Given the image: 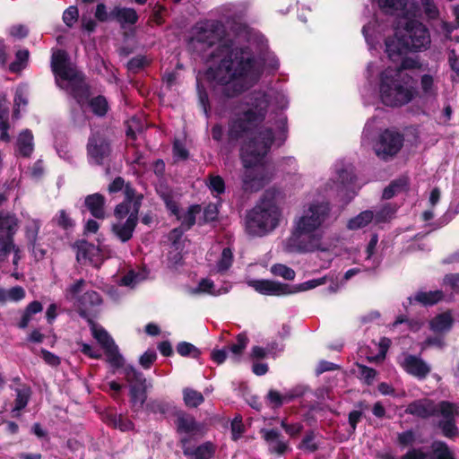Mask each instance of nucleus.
<instances>
[{"label":"nucleus","instance_id":"nucleus-1","mask_svg":"<svg viewBox=\"0 0 459 459\" xmlns=\"http://www.w3.org/2000/svg\"><path fill=\"white\" fill-rule=\"evenodd\" d=\"M264 62L249 47H227L216 68H209L206 79L218 86L225 98H235L255 86L264 74Z\"/></svg>","mask_w":459,"mask_h":459},{"label":"nucleus","instance_id":"nucleus-2","mask_svg":"<svg viewBox=\"0 0 459 459\" xmlns=\"http://www.w3.org/2000/svg\"><path fill=\"white\" fill-rule=\"evenodd\" d=\"M273 143V130L265 128L241 148L240 158L244 166L242 184L245 191L257 192L271 181L273 172L264 159Z\"/></svg>","mask_w":459,"mask_h":459},{"label":"nucleus","instance_id":"nucleus-3","mask_svg":"<svg viewBox=\"0 0 459 459\" xmlns=\"http://www.w3.org/2000/svg\"><path fill=\"white\" fill-rule=\"evenodd\" d=\"M330 211L326 202H316L305 207L294 223V230L288 240L289 250L327 251L328 247L323 242V225L329 218Z\"/></svg>","mask_w":459,"mask_h":459},{"label":"nucleus","instance_id":"nucleus-4","mask_svg":"<svg viewBox=\"0 0 459 459\" xmlns=\"http://www.w3.org/2000/svg\"><path fill=\"white\" fill-rule=\"evenodd\" d=\"M420 67L416 59L404 58L397 68H386L381 74L380 95L386 106L398 107L409 103L417 95L415 81L405 70Z\"/></svg>","mask_w":459,"mask_h":459},{"label":"nucleus","instance_id":"nucleus-5","mask_svg":"<svg viewBox=\"0 0 459 459\" xmlns=\"http://www.w3.org/2000/svg\"><path fill=\"white\" fill-rule=\"evenodd\" d=\"M271 98L263 91L247 95L229 123L228 141L236 142L253 131L265 119Z\"/></svg>","mask_w":459,"mask_h":459},{"label":"nucleus","instance_id":"nucleus-6","mask_svg":"<svg viewBox=\"0 0 459 459\" xmlns=\"http://www.w3.org/2000/svg\"><path fill=\"white\" fill-rule=\"evenodd\" d=\"M50 66L56 85L75 99L78 104L83 105L90 96L89 86L83 74L71 62L67 52L63 49L54 50Z\"/></svg>","mask_w":459,"mask_h":459},{"label":"nucleus","instance_id":"nucleus-7","mask_svg":"<svg viewBox=\"0 0 459 459\" xmlns=\"http://www.w3.org/2000/svg\"><path fill=\"white\" fill-rule=\"evenodd\" d=\"M280 211L274 199L266 192L246 217V230L250 235L263 236L276 228Z\"/></svg>","mask_w":459,"mask_h":459},{"label":"nucleus","instance_id":"nucleus-8","mask_svg":"<svg viewBox=\"0 0 459 459\" xmlns=\"http://www.w3.org/2000/svg\"><path fill=\"white\" fill-rule=\"evenodd\" d=\"M404 137L402 134L392 129L383 131L374 146L378 158L384 160L394 158L403 146Z\"/></svg>","mask_w":459,"mask_h":459},{"label":"nucleus","instance_id":"nucleus-9","mask_svg":"<svg viewBox=\"0 0 459 459\" xmlns=\"http://www.w3.org/2000/svg\"><path fill=\"white\" fill-rule=\"evenodd\" d=\"M173 416L175 417L176 431L180 438L188 437L190 440L195 437H202L205 435L206 429L204 425L198 422L192 414L183 410H174Z\"/></svg>","mask_w":459,"mask_h":459},{"label":"nucleus","instance_id":"nucleus-10","mask_svg":"<svg viewBox=\"0 0 459 459\" xmlns=\"http://www.w3.org/2000/svg\"><path fill=\"white\" fill-rule=\"evenodd\" d=\"M406 48L412 51L426 49L430 45L429 30L421 22L410 21L406 23L405 34L403 36Z\"/></svg>","mask_w":459,"mask_h":459},{"label":"nucleus","instance_id":"nucleus-11","mask_svg":"<svg viewBox=\"0 0 459 459\" xmlns=\"http://www.w3.org/2000/svg\"><path fill=\"white\" fill-rule=\"evenodd\" d=\"M223 32V26L220 22L213 20L201 21L193 28L192 39L212 47L221 40Z\"/></svg>","mask_w":459,"mask_h":459},{"label":"nucleus","instance_id":"nucleus-12","mask_svg":"<svg viewBox=\"0 0 459 459\" xmlns=\"http://www.w3.org/2000/svg\"><path fill=\"white\" fill-rule=\"evenodd\" d=\"M87 154L91 162L102 165L111 154L108 140L100 133L92 134L88 140Z\"/></svg>","mask_w":459,"mask_h":459},{"label":"nucleus","instance_id":"nucleus-13","mask_svg":"<svg viewBox=\"0 0 459 459\" xmlns=\"http://www.w3.org/2000/svg\"><path fill=\"white\" fill-rule=\"evenodd\" d=\"M139 209L140 202L137 201L134 204V209H133L132 213L126 221H117L112 224L111 230L121 242L126 243L133 238L138 222Z\"/></svg>","mask_w":459,"mask_h":459},{"label":"nucleus","instance_id":"nucleus-14","mask_svg":"<svg viewBox=\"0 0 459 459\" xmlns=\"http://www.w3.org/2000/svg\"><path fill=\"white\" fill-rule=\"evenodd\" d=\"M179 443L184 455L188 459H212L217 449V446L212 441H206L195 447H192L188 437L179 438Z\"/></svg>","mask_w":459,"mask_h":459},{"label":"nucleus","instance_id":"nucleus-15","mask_svg":"<svg viewBox=\"0 0 459 459\" xmlns=\"http://www.w3.org/2000/svg\"><path fill=\"white\" fill-rule=\"evenodd\" d=\"M102 304V298L99 292L95 290H88L77 298L76 307L77 311L81 317L84 318L87 322L92 319L91 313L94 311L95 307Z\"/></svg>","mask_w":459,"mask_h":459},{"label":"nucleus","instance_id":"nucleus-16","mask_svg":"<svg viewBox=\"0 0 459 459\" xmlns=\"http://www.w3.org/2000/svg\"><path fill=\"white\" fill-rule=\"evenodd\" d=\"M248 285L264 295L281 296L291 293L289 285L270 280H254Z\"/></svg>","mask_w":459,"mask_h":459},{"label":"nucleus","instance_id":"nucleus-17","mask_svg":"<svg viewBox=\"0 0 459 459\" xmlns=\"http://www.w3.org/2000/svg\"><path fill=\"white\" fill-rule=\"evenodd\" d=\"M437 403L427 398L413 401L405 409V413L420 419H428L437 415Z\"/></svg>","mask_w":459,"mask_h":459},{"label":"nucleus","instance_id":"nucleus-18","mask_svg":"<svg viewBox=\"0 0 459 459\" xmlns=\"http://www.w3.org/2000/svg\"><path fill=\"white\" fill-rule=\"evenodd\" d=\"M401 367L410 375L424 379L430 372V367L420 357L406 355L401 362Z\"/></svg>","mask_w":459,"mask_h":459},{"label":"nucleus","instance_id":"nucleus-19","mask_svg":"<svg viewBox=\"0 0 459 459\" xmlns=\"http://www.w3.org/2000/svg\"><path fill=\"white\" fill-rule=\"evenodd\" d=\"M263 437L272 454L283 455L288 449V443L281 439V434L274 429H263Z\"/></svg>","mask_w":459,"mask_h":459},{"label":"nucleus","instance_id":"nucleus-20","mask_svg":"<svg viewBox=\"0 0 459 459\" xmlns=\"http://www.w3.org/2000/svg\"><path fill=\"white\" fill-rule=\"evenodd\" d=\"M19 219L16 214L0 210V232L5 234V238H13L19 229Z\"/></svg>","mask_w":459,"mask_h":459},{"label":"nucleus","instance_id":"nucleus-21","mask_svg":"<svg viewBox=\"0 0 459 459\" xmlns=\"http://www.w3.org/2000/svg\"><path fill=\"white\" fill-rule=\"evenodd\" d=\"M84 204L94 218H105V197L101 194L96 193L87 195Z\"/></svg>","mask_w":459,"mask_h":459},{"label":"nucleus","instance_id":"nucleus-22","mask_svg":"<svg viewBox=\"0 0 459 459\" xmlns=\"http://www.w3.org/2000/svg\"><path fill=\"white\" fill-rule=\"evenodd\" d=\"M110 19L116 20L121 27L125 28L126 25L135 24L138 21V14L133 8L115 7L110 12Z\"/></svg>","mask_w":459,"mask_h":459},{"label":"nucleus","instance_id":"nucleus-23","mask_svg":"<svg viewBox=\"0 0 459 459\" xmlns=\"http://www.w3.org/2000/svg\"><path fill=\"white\" fill-rule=\"evenodd\" d=\"M87 323L91 328L93 338L97 340L103 350L110 346L112 347V345L115 344L114 340L108 333L103 327L98 325L93 319H89Z\"/></svg>","mask_w":459,"mask_h":459},{"label":"nucleus","instance_id":"nucleus-24","mask_svg":"<svg viewBox=\"0 0 459 459\" xmlns=\"http://www.w3.org/2000/svg\"><path fill=\"white\" fill-rule=\"evenodd\" d=\"M454 323L449 311L436 316L429 323L430 329L435 333H444L451 329Z\"/></svg>","mask_w":459,"mask_h":459},{"label":"nucleus","instance_id":"nucleus-25","mask_svg":"<svg viewBox=\"0 0 459 459\" xmlns=\"http://www.w3.org/2000/svg\"><path fill=\"white\" fill-rule=\"evenodd\" d=\"M17 152L23 157H29L33 152V135L30 131H22L17 139Z\"/></svg>","mask_w":459,"mask_h":459},{"label":"nucleus","instance_id":"nucleus-26","mask_svg":"<svg viewBox=\"0 0 459 459\" xmlns=\"http://www.w3.org/2000/svg\"><path fill=\"white\" fill-rule=\"evenodd\" d=\"M430 448L429 459H456L454 452L443 441H434Z\"/></svg>","mask_w":459,"mask_h":459},{"label":"nucleus","instance_id":"nucleus-27","mask_svg":"<svg viewBox=\"0 0 459 459\" xmlns=\"http://www.w3.org/2000/svg\"><path fill=\"white\" fill-rule=\"evenodd\" d=\"M405 50L408 49L403 39L393 37L385 39V52L390 59L394 60L395 57L401 56Z\"/></svg>","mask_w":459,"mask_h":459},{"label":"nucleus","instance_id":"nucleus-28","mask_svg":"<svg viewBox=\"0 0 459 459\" xmlns=\"http://www.w3.org/2000/svg\"><path fill=\"white\" fill-rule=\"evenodd\" d=\"M43 310V306L39 301L34 300L27 305L22 311V317L18 323V327L25 329L32 319V316Z\"/></svg>","mask_w":459,"mask_h":459},{"label":"nucleus","instance_id":"nucleus-29","mask_svg":"<svg viewBox=\"0 0 459 459\" xmlns=\"http://www.w3.org/2000/svg\"><path fill=\"white\" fill-rule=\"evenodd\" d=\"M444 293L441 290L419 291L414 296V300L424 305L433 306L442 300Z\"/></svg>","mask_w":459,"mask_h":459},{"label":"nucleus","instance_id":"nucleus-30","mask_svg":"<svg viewBox=\"0 0 459 459\" xmlns=\"http://www.w3.org/2000/svg\"><path fill=\"white\" fill-rule=\"evenodd\" d=\"M183 401L187 408H197L204 402L203 394L191 387H186L182 391Z\"/></svg>","mask_w":459,"mask_h":459},{"label":"nucleus","instance_id":"nucleus-31","mask_svg":"<svg viewBox=\"0 0 459 459\" xmlns=\"http://www.w3.org/2000/svg\"><path fill=\"white\" fill-rule=\"evenodd\" d=\"M247 343H248L247 336L244 333H239L237 336L236 342L228 346L227 350H228L229 353L230 354V357L235 361H239V359H240L243 351L247 348Z\"/></svg>","mask_w":459,"mask_h":459},{"label":"nucleus","instance_id":"nucleus-32","mask_svg":"<svg viewBox=\"0 0 459 459\" xmlns=\"http://www.w3.org/2000/svg\"><path fill=\"white\" fill-rule=\"evenodd\" d=\"M374 219V212L367 210L361 212L359 214L351 219L348 221L347 228L351 230H356L368 225Z\"/></svg>","mask_w":459,"mask_h":459},{"label":"nucleus","instance_id":"nucleus-33","mask_svg":"<svg viewBox=\"0 0 459 459\" xmlns=\"http://www.w3.org/2000/svg\"><path fill=\"white\" fill-rule=\"evenodd\" d=\"M380 10L386 14H394L403 11L407 5V0H377Z\"/></svg>","mask_w":459,"mask_h":459},{"label":"nucleus","instance_id":"nucleus-34","mask_svg":"<svg viewBox=\"0 0 459 459\" xmlns=\"http://www.w3.org/2000/svg\"><path fill=\"white\" fill-rule=\"evenodd\" d=\"M130 398L134 405L143 407L147 399L146 384L130 385Z\"/></svg>","mask_w":459,"mask_h":459},{"label":"nucleus","instance_id":"nucleus-35","mask_svg":"<svg viewBox=\"0 0 459 459\" xmlns=\"http://www.w3.org/2000/svg\"><path fill=\"white\" fill-rule=\"evenodd\" d=\"M437 412L442 416V420H453L459 415V406L446 401L437 403Z\"/></svg>","mask_w":459,"mask_h":459},{"label":"nucleus","instance_id":"nucleus-36","mask_svg":"<svg viewBox=\"0 0 459 459\" xmlns=\"http://www.w3.org/2000/svg\"><path fill=\"white\" fill-rule=\"evenodd\" d=\"M31 390L29 386H22L16 390V398L14 400L13 411H20L24 409L30 398Z\"/></svg>","mask_w":459,"mask_h":459},{"label":"nucleus","instance_id":"nucleus-37","mask_svg":"<svg viewBox=\"0 0 459 459\" xmlns=\"http://www.w3.org/2000/svg\"><path fill=\"white\" fill-rule=\"evenodd\" d=\"M201 212L200 205H191L186 212L180 216L178 214V220L181 221V227L185 230H189L195 223L196 215Z\"/></svg>","mask_w":459,"mask_h":459},{"label":"nucleus","instance_id":"nucleus-38","mask_svg":"<svg viewBox=\"0 0 459 459\" xmlns=\"http://www.w3.org/2000/svg\"><path fill=\"white\" fill-rule=\"evenodd\" d=\"M233 258V250L230 247H224L216 264L217 271L219 273L228 271L232 265Z\"/></svg>","mask_w":459,"mask_h":459},{"label":"nucleus","instance_id":"nucleus-39","mask_svg":"<svg viewBox=\"0 0 459 459\" xmlns=\"http://www.w3.org/2000/svg\"><path fill=\"white\" fill-rule=\"evenodd\" d=\"M171 409L176 410L169 403L162 400H152L146 404V410L154 414L165 415L169 413Z\"/></svg>","mask_w":459,"mask_h":459},{"label":"nucleus","instance_id":"nucleus-40","mask_svg":"<svg viewBox=\"0 0 459 459\" xmlns=\"http://www.w3.org/2000/svg\"><path fill=\"white\" fill-rule=\"evenodd\" d=\"M107 356V361L114 368H121L124 365V359L118 351V347L115 344L112 347L104 349Z\"/></svg>","mask_w":459,"mask_h":459},{"label":"nucleus","instance_id":"nucleus-41","mask_svg":"<svg viewBox=\"0 0 459 459\" xmlns=\"http://www.w3.org/2000/svg\"><path fill=\"white\" fill-rule=\"evenodd\" d=\"M207 186L212 194L216 197L225 192V182L221 176L209 175Z\"/></svg>","mask_w":459,"mask_h":459},{"label":"nucleus","instance_id":"nucleus-42","mask_svg":"<svg viewBox=\"0 0 459 459\" xmlns=\"http://www.w3.org/2000/svg\"><path fill=\"white\" fill-rule=\"evenodd\" d=\"M420 88L424 96L433 98L437 96V89L431 75L424 74L421 76Z\"/></svg>","mask_w":459,"mask_h":459},{"label":"nucleus","instance_id":"nucleus-43","mask_svg":"<svg viewBox=\"0 0 459 459\" xmlns=\"http://www.w3.org/2000/svg\"><path fill=\"white\" fill-rule=\"evenodd\" d=\"M89 105L91 111L99 117L105 116L108 108V101L103 96H97L91 99Z\"/></svg>","mask_w":459,"mask_h":459},{"label":"nucleus","instance_id":"nucleus-44","mask_svg":"<svg viewBox=\"0 0 459 459\" xmlns=\"http://www.w3.org/2000/svg\"><path fill=\"white\" fill-rule=\"evenodd\" d=\"M125 377L126 381L132 385H145L146 379L143 373L133 367H127L125 369Z\"/></svg>","mask_w":459,"mask_h":459},{"label":"nucleus","instance_id":"nucleus-45","mask_svg":"<svg viewBox=\"0 0 459 459\" xmlns=\"http://www.w3.org/2000/svg\"><path fill=\"white\" fill-rule=\"evenodd\" d=\"M271 273L285 280L291 281L295 278V271L285 264H276L271 267Z\"/></svg>","mask_w":459,"mask_h":459},{"label":"nucleus","instance_id":"nucleus-46","mask_svg":"<svg viewBox=\"0 0 459 459\" xmlns=\"http://www.w3.org/2000/svg\"><path fill=\"white\" fill-rule=\"evenodd\" d=\"M231 438L234 441L238 440L246 431L243 419L240 414L236 415L230 424Z\"/></svg>","mask_w":459,"mask_h":459},{"label":"nucleus","instance_id":"nucleus-47","mask_svg":"<svg viewBox=\"0 0 459 459\" xmlns=\"http://www.w3.org/2000/svg\"><path fill=\"white\" fill-rule=\"evenodd\" d=\"M29 51L27 49L19 50L16 53V60L10 64L9 69L11 72H19L22 70L29 59Z\"/></svg>","mask_w":459,"mask_h":459},{"label":"nucleus","instance_id":"nucleus-48","mask_svg":"<svg viewBox=\"0 0 459 459\" xmlns=\"http://www.w3.org/2000/svg\"><path fill=\"white\" fill-rule=\"evenodd\" d=\"M396 209L390 204L384 205L379 211L374 213L376 223L385 222L391 220L395 213Z\"/></svg>","mask_w":459,"mask_h":459},{"label":"nucleus","instance_id":"nucleus-49","mask_svg":"<svg viewBox=\"0 0 459 459\" xmlns=\"http://www.w3.org/2000/svg\"><path fill=\"white\" fill-rule=\"evenodd\" d=\"M177 351L181 356H190L195 359L198 358L201 354L200 351L195 345L186 342H179L177 346Z\"/></svg>","mask_w":459,"mask_h":459},{"label":"nucleus","instance_id":"nucleus-50","mask_svg":"<svg viewBox=\"0 0 459 459\" xmlns=\"http://www.w3.org/2000/svg\"><path fill=\"white\" fill-rule=\"evenodd\" d=\"M160 196L163 200L167 209L171 212V214L178 217L179 207L173 195L170 192H161Z\"/></svg>","mask_w":459,"mask_h":459},{"label":"nucleus","instance_id":"nucleus-51","mask_svg":"<svg viewBox=\"0 0 459 459\" xmlns=\"http://www.w3.org/2000/svg\"><path fill=\"white\" fill-rule=\"evenodd\" d=\"M86 285V281L82 279L77 280L73 284H71L68 288L65 289V298L68 300H74L78 298V294L82 292Z\"/></svg>","mask_w":459,"mask_h":459},{"label":"nucleus","instance_id":"nucleus-52","mask_svg":"<svg viewBox=\"0 0 459 459\" xmlns=\"http://www.w3.org/2000/svg\"><path fill=\"white\" fill-rule=\"evenodd\" d=\"M406 180L399 179L392 182L387 187L384 189L383 198L384 199H391L394 197L399 191L403 189L406 186Z\"/></svg>","mask_w":459,"mask_h":459},{"label":"nucleus","instance_id":"nucleus-53","mask_svg":"<svg viewBox=\"0 0 459 459\" xmlns=\"http://www.w3.org/2000/svg\"><path fill=\"white\" fill-rule=\"evenodd\" d=\"M292 398V395H281L275 390H270L267 394V399L273 407H281L284 403L291 401Z\"/></svg>","mask_w":459,"mask_h":459},{"label":"nucleus","instance_id":"nucleus-54","mask_svg":"<svg viewBox=\"0 0 459 459\" xmlns=\"http://www.w3.org/2000/svg\"><path fill=\"white\" fill-rule=\"evenodd\" d=\"M438 426L441 429L443 435L446 437H454L458 435V429L455 426V419L441 420Z\"/></svg>","mask_w":459,"mask_h":459},{"label":"nucleus","instance_id":"nucleus-55","mask_svg":"<svg viewBox=\"0 0 459 459\" xmlns=\"http://www.w3.org/2000/svg\"><path fill=\"white\" fill-rule=\"evenodd\" d=\"M15 247L13 238H0V263L4 262Z\"/></svg>","mask_w":459,"mask_h":459},{"label":"nucleus","instance_id":"nucleus-56","mask_svg":"<svg viewBox=\"0 0 459 459\" xmlns=\"http://www.w3.org/2000/svg\"><path fill=\"white\" fill-rule=\"evenodd\" d=\"M423 12L429 20H436L439 16V10L433 0H420Z\"/></svg>","mask_w":459,"mask_h":459},{"label":"nucleus","instance_id":"nucleus-57","mask_svg":"<svg viewBox=\"0 0 459 459\" xmlns=\"http://www.w3.org/2000/svg\"><path fill=\"white\" fill-rule=\"evenodd\" d=\"M133 204L122 202L114 210V215L117 221H124L132 213Z\"/></svg>","mask_w":459,"mask_h":459},{"label":"nucleus","instance_id":"nucleus-58","mask_svg":"<svg viewBox=\"0 0 459 459\" xmlns=\"http://www.w3.org/2000/svg\"><path fill=\"white\" fill-rule=\"evenodd\" d=\"M125 201L126 203L133 204V209H134V204L137 201L142 204L143 195H137L134 188L131 186V185L126 184L124 188Z\"/></svg>","mask_w":459,"mask_h":459},{"label":"nucleus","instance_id":"nucleus-59","mask_svg":"<svg viewBox=\"0 0 459 459\" xmlns=\"http://www.w3.org/2000/svg\"><path fill=\"white\" fill-rule=\"evenodd\" d=\"M358 368L360 377L367 385H371L377 376V371L372 368L360 364L358 365Z\"/></svg>","mask_w":459,"mask_h":459},{"label":"nucleus","instance_id":"nucleus-60","mask_svg":"<svg viewBox=\"0 0 459 459\" xmlns=\"http://www.w3.org/2000/svg\"><path fill=\"white\" fill-rule=\"evenodd\" d=\"M114 427L120 429L121 431H129L134 429V423L128 418L119 415L115 417L113 420Z\"/></svg>","mask_w":459,"mask_h":459},{"label":"nucleus","instance_id":"nucleus-61","mask_svg":"<svg viewBox=\"0 0 459 459\" xmlns=\"http://www.w3.org/2000/svg\"><path fill=\"white\" fill-rule=\"evenodd\" d=\"M79 16L78 9L75 6L68 7L63 13V21L68 26L72 27Z\"/></svg>","mask_w":459,"mask_h":459},{"label":"nucleus","instance_id":"nucleus-62","mask_svg":"<svg viewBox=\"0 0 459 459\" xmlns=\"http://www.w3.org/2000/svg\"><path fill=\"white\" fill-rule=\"evenodd\" d=\"M281 428L290 437L298 436L303 429V425L299 422L289 424L286 420L281 421Z\"/></svg>","mask_w":459,"mask_h":459},{"label":"nucleus","instance_id":"nucleus-63","mask_svg":"<svg viewBox=\"0 0 459 459\" xmlns=\"http://www.w3.org/2000/svg\"><path fill=\"white\" fill-rule=\"evenodd\" d=\"M40 228V223L38 220H31L26 226V237L31 242H35Z\"/></svg>","mask_w":459,"mask_h":459},{"label":"nucleus","instance_id":"nucleus-64","mask_svg":"<svg viewBox=\"0 0 459 459\" xmlns=\"http://www.w3.org/2000/svg\"><path fill=\"white\" fill-rule=\"evenodd\" d=\"M156 359V352L154 351L149 350L141 356L139 362L143 368L148 369L151 368Z\"/></svg>","mask_w":459,"mask_h":459}]
</instances>
